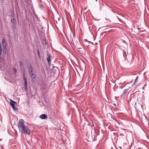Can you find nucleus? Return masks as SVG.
<instances>
[{"label":"nucleus","instance_id":"obj_1","mask_svg":"<svg viewBox=\"0 0 149 149\" xmlns=\"http://www.w3.org/2000/svg\"><path fill=\"white\" fill-rule=\"evenodd\" d=\"M18 127L19 130L22 131V132L28 135L30 134V131L29 128L24 125V121L23 119H20L19 120Z\"/></svg>","mask_w":149,"mask_h":149},{"label":"nucleus","instance_id":"obj_2","mask_svg":"<svg viewBox=\"0 0 149 149\" xmlns=\"http://www.w3.org/2000/svg\"><path fill=\"white\" fill-rule=\"evenodd\" d=\"M11 22L12 26L13 28L15 29L16 26L17 25V21L16 19H12L11 20Z\"/></svg>","mask_w":149,"mask_h":149},{"label":"nucleus","instance_id":"obj_3","mask_svg":"<svg viewBox=\"0 0 149 149\" xmlns=\"http://www.w3.org/2000/svg\"><path fill=\"white\" fill-rule=\"evenodd\" d=\"M17 104V102L12 100L10 99V104L12 107L13 109L15 111L16 109L15 108V104Z\"/></svg>","mask_w":149,"mask_h":149},{"label":"nucleus","instance_id":"obj_4","mask_svg":"<svg viewBox=\"0 0 149 149\" xmlns=\"http://www.w3.org/2000/svg\"><path fill=\"white\" fill-rule=\"evenodd\" d=\"M47 57L46 58V59L48 61L49 65H50L51 63L50 59L51 56L49 52L48 51L47 52Z\"/></svg>","mask_w":149,"mask_h":149},{"label":"nucleus","instance_id":"obj_5","mask_svg":"<svg viewBox=\"0 0 149 149\" xmlns=\"http://www.w3.org/2000/svg\"><path fill=\"white\" fill-rule=\"evenodd\" d=\"M23 78L24 81V87L26 89L27 88V80L25 76V73L24 72L23 73Z\"/></svg>","mask_w":149,"mask_h":149},{"label":"nucleus","instance_id":"obj_6","mask_svg":"<svg viewBox=\"0 0 149 149\" xmlns=\"http://www.w3.org/2000/svg\"><path fill=\"white\" fill-rule=\"evenodd\" d=\"M131 87H132V86H129V88H128L126 89H125L123 93V94L121 95V97H124V95H125L127 93L128 90H129V89L130 88H131Z\"/></svg>","mask_w":149,"mask_h":149},{"label":"nucleus","instance_id":"obj_7","mask_svg":"<svg viewBox=\"0 0 149 149\" xmlns=\"http://www.w3.org/2000/svg\"><path fill=\"white\" fill-rule=\"evenodd\" d=\"M39 117L42 119H45L47 118V116L45 114H42L40 115Z\"/></svg>","mask_w":149,"mask_h":149},{"label":"nucleus","instance_id":"obj_8","mask_svg":"<svg viewBox=\"0 0 149 149\" xmlns=\"http://www.w3.org/2000/svg\"><path fill=\"white\" fill-rule=\"evenodd\" d=\"M19 63H20V67L21 70L22 71H24V68L23 64L22 62V61H20L19 62Z\"/></svg>","mask_w":149,"mask_h":149},{"label":"nucleus","instance_id":"obj_9","mask_svg":"<svg viewBox=\"0 0 149 149\" xmlns=\"http://www.w3.org/2000/svg\"><path fill=\"white\" fill-rule=\"evenodd\" d=\"M138 76H137L132 86H134L136 85L138 81Z\"/></svg>","mask_w":149,"mask_h":149},{"label":"nucleus","instance_id":"obj_10","mask_svg":"<svg viewBox=\"0 0 149 149\" xmlns=\"http://www.w3.org/2000/svg\"><path fill=\"white\" fill-rule=\"evenodd\" d=\"M2 44L3 46V48L6 49V43L5 42V40L4 39H3L2 40Z\"/></svg>","mask_w":149,"mask_h":149},{"label":"nucleus","instance_id":"obj_11","mask_svg":"<svg viewBox=\"0 0 149 149\" xmlns=\"http://www.w3.org/2000/svg\"><path fill=\"white\" fill-rule=\"evenodd\" d=\"M30 76H31L32 81H34V79L35 78V75L33 73H31V74H30Z\"/></svg>","mask_w":149,"mask_h":149},{"label":"nucleus","instance_id":"obj_12","mask_svg":"<svg viewBox=\"0 0 149 149\" xmlns=\"http://www.w3.org/2000/svg\"><path fill=\"white\" fill-rule=\"evenodd\" d=\"M27 68L28 70L29 69H31L33 68L32 65L31 64V63L30 62H29V64L28 65V66H27Z\"/></svg>","mask_w":149,"mask_h":149},{"label":"nucleus","instance_id":"obj_13","mask_svg":"<svg viewBox=\"0 0 149 149\" xmlns=\"http://www.w3.org/2000/svg\"><path fill=\"white\" fill-rule=\"evenodd\" d=\"M13 69L14 71L15 74V75H16V73H17V69L14 68H13Z\"/></svg>","mask_w":149,"mask_h":149},{"label":"nucleus","instance_id":"obj_14","mask_svg":"<svg viewBox=\"0 0 149 149\" xmlns=\"http://www.w3.org/2000/svg\"><path fill=\"white\" fill-rule=\"evenodd\" d=\"M11 17H13V19H14L15 18V15L14 13H12L11 15Z\"/></svg>","mask_w":149,"mask_h":149},{"label":"nucleus","instance_id":"obj_15","mask_svg":"<svg viewBox=\"0 0 149 149\" xmlns=\"http://www.w3.org/2000/svg\"><path fill=\"white\" fill-rule=\"evenodd\" d=\"M123 55L124 56V55H125V56H127V55H126V53L125 51H123Z\"/></svg>","mask_w":149,"mask_h":149},{"label":"nucleus","instance_id":"obj_16","mask_svg":"<svg viewBox=\"0 0 149 149\" xmlns=\"http://www.w3.org/2000/svg\"><path fill=\"white\" fill-rule=\"evenodd\" d=\"M2 51H0V59H1V58H2V57L1 56V54L2 53Z\"/></svg>","mask_w":149,"mask_h":149},{"label":"nucleus","instance_id":"obj_17","mask_svg":"<svg viewBox=\"0 0 149 149\" xmlns=\"http://www.w3.org/2000/svg\"><path fill=\"white\" fill-rule=\"evenodd\" d=\"M28 70H29V72L33 71V68H31V69H29Z\"/></svg>","mask_w":149,"mask_h":149},{"label":"nucleus","instance_id":"obj_18","mask_svg":"<svg viewBox=\"0 0 149 149\" xmlns=\"http://www.w3.org/2000/svg\"><path fill=\"white\" fill-rule=\"evenodd\" d=\"M43 43H45V45H46V41H45V40H43Z\"/></svg>","mask_w":149,"mask_h":149},{"label":"nucleus","instance_id":"obj_19","mask_svg":"<svg viewBox=\"0 0 149 149\" xmlns=\"http://www.w3.org/2000/svg\"><path fill=\"white\" fill-rule=\"evenodd\" d=\"M29 72L30 74H31V73H33V71H31V72Z\"/></svg>","mask_w":149,"mask_h":149},{"label":"nucleus","instance_id":"obj_20","mask_svg":"<svg viewBox=\"0 0 149 149\" xmlns=\"http://www.w3.org/2000/svg\"><path fill=\"white\" fill-rule=\"evenodd\" d=\"M137 29L139 31V30H140V27H139V26H137Z\"/></svg>","mask_w":149,"mask_h":149},{"label":"nucleus","instance_id":"obj_21","mask_svg":"<svg viewBox=\"0 0 149 149\" xmlns=\"http://www.w3.org/2000/svg\"><path fill=\"white\" fill-rule=\"evenodd\" d=\"M111 118L113 119V120H114V117L113 116H111Z\"/></svg>","mask_w":149,"mask_h":149},{"label":"nucleus","instance_id":"obj_22","mask_svg":"<svg viewBox=\"0 0 149 149\" xmlns=\"http://www.w3.org/2000/svg\"><path fill=\"white\" fill-rule=\"evenodd\" d=\"M37 53H39V50L38 49H37Z\"/></svg>","mask_w":149,"mask_h":149},{"label":"nucleus","instance_id":"obj_23","mask_svg":"<svg viewBox=\"0 0 149 149\" xmlns=\"http://www.w3.org/2000/svg\"><path fill=\"white\" fill-rule=\"evenodd\" d=\"M0 51H2L1 46H0Z\"/></svg>","mask_w":149,"mask_h":149},{"label":"nucleus","instance_id":"obj_24","mask_svg":"<svg viewBox=\"0 0 149 149\" xmlns=\"http://www.w3.org/2000/svg\"><path fill=\"white\" fill-rule=\"evenodd\" d=\"M38 56H39V57L40 58V53H38Z\"/></svg>","mask_w":149,"mask_h":149},{"label":"nucleus","instance_id":"obj_25","mask_svg":"<svg viewBox=\"0 0 149 149\" xmlns=\"http://www.w3.org/2000/svg\"><path fill=\"white\" fill-rule=\"evenodd\" d=\"M15 132L16 134L17 133V132L16 131H15Z\"/></svg>","mask_w":149,"mask_h":149},{"label":"nucleus","instance_id":"obj_26","mask_svg":"<svg viewBox=\"0 0 149 149\" xmlns=\"http://www.w3.org/2000/svg\"><path fill=\"white\" fill-rule=\"evenodd\" d=\"M1 46V43H0V46Z\"/></svg>","mask_w":149,"mask_h":149}]
</instances>
